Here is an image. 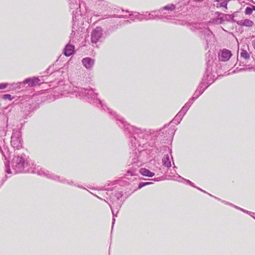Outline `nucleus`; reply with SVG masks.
Instances as JSON below:
<instances>
[{
	"label": "nucleus",
	"instance_id": "obj_1",
	"mask_svg": "<svg viewBox=\"0 0 255 255\" xmlns=\"http://www.w3.org/2000/svg\"><path fill=\"white\" fill-rule=\"evenodd\" d=\"M74 92L76 94V97L85 100L105 111H108V113L116 120L117 124L120 128L123 129L125 133L129 138V145L131 147L132 151L129 153L128 162L130 164L128 166L129 167H139L141 162L138 160L139 149L137 148L138 147L147 148L149 146L147 144V139L149 137L148 132L145 129L127 123L123 117L103 104L102 101L98 98V94L91 87L86 88L76 87L74 90Z\"/></svg>",
	"mask_w": 255,
	"mask_h": 255
},
{
	"label": "nucleus",
	"instance_id": "obj_2",
	"mask_svg": "<svg viewBox=\"0 0 255 255\" xmlns=\"http://www.w3.org/2000/svg\"><path fill=\"white\" fill-rule=\"evenodd\" d=\"M149 137L147 139L148 145L150 147H154L158 151H161L162 149L165 150L169 147L165 145L160 146V144L163 143H166L172 138L175 132L174 128L169 129L167 127L165 126L161 128L159 131L152 136L149 131H147Z\"/></svg>",
	"mask_w": 255,
	"mask_h": 255
},
{
	"label": "nucleus",
	"instance_id": "obj_3",
	"mask_svg": "<svg viewBox=\"0 0 255 255\" xmlns=\"http://www.w3.org/2000/svg\"><path fill=\"white\" fill-rule=\"evenodd\" d=\"M11 165L15 173H28L34 163L28 156L20 151L14 152L11 161Z\"/></svg>",
	"mask_w": 255,
	"mask_h": 255
},
{
	"label": "nucleus",
	"instance_id": "obj_4",
	"mask_svg": "<svg viewBox=\"0 0 255 255\" xmlns=\"http://www.w3.org/2000/svg\"><path fill=\"white\" fill-rule=\"evenodd\" d=\"M213 62V61L211 60H208L207 62V68L205 73L202 78L201 82L200 83L192 96L195 100L201 95L206 89L215 81V79H214L215 76L213 75L212 73V66Z\"/></svg>",
	"mask_w": 255,
	"mask_h": 255
},
{
	"label": "nucleus",
	"instance_id": "obj_5",
	"mask_svg": "<svg viewBox=\"0 0 255 255\" xmlns=\"http://www.w3.org/2000/svg\"><path fill=\"white\" fill-rule=\"evenodd\" d=\"M113 191L111 196V201L112 202L113 208H114L117 210V213H118L119 209L121 207L126 199L127 198L126 195H124L123 188L122 187L115 188L112 189Z\"/></svg>",
	"mask_w": 255,
	"mask_h": 255
},
{
	"label": "nucleus",
	"instance_id": "obj_6",
	"mask_svg": "<svg viewBox=\"0 0 255 255\" xmlns=\"http://www.w3.org/2000/svg\"><path fill=\"white\" fill-rule=\"evenodd\" d=\"M46 75H42L40 77L41 79L38 77H33L32 78H28L25 79L23 82H17L16 83H13L9 87L10 90H19L21 88L24 87L27 84L29 87H33L37 85L44 82L47 79L44 78Z\"/></svg>",
	"mask_w": 255,
	"mask_h": 255
},
{
	"label": "nucleus",
	"instance_id": "obj_7",
	"mask_svg": "<svg viewBox=\"0 0 255 255\" xmlns=\"http://www.w3.org/2000/svg\"><path fill=\"white\" fill-rule=\"evenodd\" d=\"M10 142L14 152L18 151L22 147L23 140L21 138V132L19 129L13 130Z\"/></svg>",
	"mask_w": 255,
	"mask_h": 255
},
{
	"label": "nucleus",
	"instance_id": "obj_8",
	"mask_svg": "<svg viewBox=\"0 0 255 255\" xmlns=\"http://www.w3.org/2000/svg\"><path fill=\"white\" fill-rule=\"evenodd\" d=\"M29 172L35 173L40 176H43L47 178H49L55 181L56 179H59V176L55 175L54 173H50L49 171L43 169L40 166H36L35 164L34 165L32 166V167H31Z\"/></svg>",
	"mask_w": 255,
	"mask_h": 255
},
{
	"label": "nucleus",
	"instance_id": "obj_9",
	"mask_svg": "<svg viewBox=\"0 0 255 255\" xmlns=\"http://www.w3.org/2000/svg\"><path fill=\"white\" fill-rule=\"evenodd\" d=\"M105 39L104 30L100 26H97L93 29L91 33V42L93 44L97 45L98 42H103ZM97 47V45H96Z\"/></svg>",
	"mask_w": 255,
	"mask_h": 255
},
{
	"label": "nucleus",
	"instance_id": "obj_10",
	"mask_svg": "<svg viewBox=\"0 0 255 255\" xmlns=\"http://www.w3.org/2000/svg\"><path fill=\"white\" fill-rule=\"evenodd\" d=\"M139 167H135L134 166L129 167L127 170V175L130 174L131 176L138 175V173H140L142 175L148 177H153L155 174L154 172L150 171L149 169L145 168H140L139 170Z\"/></svg>",
	"mask_w": 255,
	"mask_h": 255
},
{
	"label": "nucleus",
	"instance_id": "obj_11",
	"mask_svg": "<svg viewBox=\"0 0 255 255\" xmlns=\"http://www.w3.org/2000/svg\"><path fill=\"white\" fill-rule=\"evenodd\" d=\"M0 152L4 157L5 160L9 163V159L11 158V153L9 148L5 145V140L1 136H0Z\"/></svg>",
	"mask_w": 255,
	"mask_h": 255
},
{
	"label": "nucleus",
	"instance_id": "obj_12",
	"mask_svg": "<svg viewBox=\"0 0 255 255\" xmlns=\"http://www.w3.org/2000/svg\"><path fill=\"white\" fill-rule=\"evenodd\" d=\"M161 14V10H153L149 12H146V13L144 15V20H148L154 19L156 17H158L160 19H162L164 18H166L167 19H170V16L169 15H166L163 16H159V14Z\"/></svg>",
	"mask_w": 255,
	"mask_h": 255
},
{
	"label": "nucleus",
	"instance_id": "obj_13",
	"mask_svg": "<svg viewBox=\"0 0 255 255\" xmlns=\"http://www.w3.org/2000/svg\"><path fill=\"white\" fill-rule=\"evenodd\" d=\"M82 13L79 14L78 11V8L76 10H74L72 11V20H73V24H72V32L71 35H75L76 33V31L77 30L78 26V23H77L78 21L82 17Z\"/></svg>",
	"mask_w": 255,
	"mask_h": 255
},
{
	"label": "nucleus",
	"instance_id": "obj_14",
	"mask_svg": "<svg viewBox=\"0 0 255 255\" xmlns=\"http://www.w3.org/2000/svg\"><path fill=\"white\" fill-rule=\"evenodd\" d=\"M232 53L231 51L223 49L219 53V59L222 61H227L231 57Z\"/></svg>",
	"mask_w": 255,
	"mask_h": 255
},
{
	"label": "nucleus",
	"instance_id": "obj_15",
	"mask_svg": "<svg viewBox=\"0 0 255 255\" xmlns=\"http://www.w3.org/2000/svg\"><path fill=\"white\" fill-rule=\"evenodd\" d=\"M202 32L205 35L206 44L208 45L210 42H212L214 40V35L209 28L204 29L202 31Z\"/></svg>",
	"mask_w": 255,
	"mask_h": 255
},
{
	"label": "nucleus",
	"instance_id": "obj_16",
	"mask_svg": "<svg viewBox=\"0 0 255 255\" xmlns=\"http://www.w3.org/2000/svg\"><path fill=\"white\" fill-rule=\"evenodd\" d=\"M75 52V47L73 45L68 43L65 46L63 49V54L66 56H70Z\"/></svg>",
	"mask_w": 255,
	"mask_h": 255
},
{
	"label": "nucleus",
	"instance_id": "obj_17",
	"mask_svg": "<svg viewBox=\"0 0 255 255\" xmlns=\"http://www.w3.org/2000/svg\"><path fill=\"white\" fill-rule=\"evenodd\" d=\"M82 63L86 69H91L94 64L95 61L93 59L90 57H86L82 59Z\"/></svg>",
	"mask_w": 255,
	"mask_h": 255
},
{
	"label": "nucleus",
	"instance_id": "obj_18",
	"mask_svg": "<svg viewBox=\"0 0 255 255\" xmlns=\"http://www.w3.org/2000/svg\"><path fill=\"white\" fill-rule=\"evenodd\" d=\"M144 14H140L139 12H131L129 14V17L132 21H134L135 19H137L139 21H142L144 19Z\"/></svg>",
	"mask_w": 255,
	"mask_h": 255
},
{
	"label": "nucleus",
	"instance_id": "obj_19",
	"mask_svg": "<svg viewBox=\"0 0 255 255\" xmlns=\"http://www.w3.org/2000/svg\"><path fill=\"white\" fill-rule=\"evenodd\" d=\"M236 23L240 26H246V27H252L254 25V22L249 19H245L240 20H238Z\"/></svg>",
	"mask_w": 255,
	"mask_h": 255
},
{
	"label": "nucleus",
	"instance_id": "obj_20",
	"mask_svg": "<svg viewBox=\"0 0 255 255\" xmlns=\"http://www.w3.org/2000/svg\"><path fill=\"white\" fill-rule=\"evenodd\" d=\"M178 4H167L164 6H163V7H162L161 8H160L159 9V10H161V14L162 13L163 14H164V13H162L163 11L164 10H170V11H173L175 9H178V11L177 12L179 11V8L178 7H177V5H178Z\"/></svg>",
	"mask_w": 255,
	"mask_h": 255
},
{
	"label": "nucleus",
	"instance_id": "obj_21",
	"mask_svg": "<svg viewBox=\"0 0 255 255\" xmlns=\"http://www.w3.org/2000/svg\"><path fill=\"white\" fill-rule=\"evenodd\" d=\"M230 0H216L214 1V5L217 8L224 7L227 9L228 2Z\"/></svg>",
	"mask_w": 255,
	"mask_h": 255
},
{
	"label": "nucleus",
	"instance_id": "obj_22",
	"mask_svg": "<svg viewBox=\"0 0 255 255\" xmlns=\"http://www.w3.org/2000/svg\"><path fill=\"white\" fill-rule=\"evenodd\" d=\"M196 100L192 97L189 100V101L185 104L182 108L180 111L182 112L185 115L187 111L189 109L190 107Z\"/></svg>",
	"mask_w": 255,
	"mask_h": 255
},
{
	"label": "nucleus",
	"instance_id": "obj_23",
	"mask_svg": "<svg viewBox=\"0 0 255 255\" xmlns=\"http://www.w3.org/2000/svg\"><path fill=\"white\" fill-rule=\"evenodd\" d=\"M69 7L71 9H75V10L80 8V0H69Z\"/></svg>",
	"mask_w": 255,
	"mask_h": 255
},
{
	"label": "nucleus",
	"instance_id": "obj_24",
	"mask_svg": "<svg viewBox=\"0 0 255 255\" xmlns=\"http://www.w3.org/2000/svg\"><path fill=\"white\" fill-rule=\"evenodd\" d=\"M185 114L183 113L182 112L180 111L178 112V113L176 115L172 121V122L176 125H178L181 122L182 118L184 116Z\"/></svg>",
	"mask_w": 255,
	"mask_h": 255
},
{
	"label": "nucleus",
	"instance_id": "obj_25",
	"mask_svg": "<svg viewBox=\"0 0 255 255\" xmlns=\"http://www.w3.org/2000/svg\"><path fill=\"white\" fill-rule=\"evenodd\" d=\"M162 165L168 168L171 166V161L169 158V155L166 154L164 155L162 159Z\"/></svg>",
	"mask_w": 255,
	"mask_h": 255
},
{
	"label": "nucleus",
	"instance_id": "obj_26",
	"mask_svg": "<svg viewBox=\"0 0 255 255\" xmlns=\"http://www.w3.org/2000/svg\"><path fill=\"white\" fill-rule=\"evenodd\" d=\"M58 70L54 68V65L50 66L48 68L46 69V70L44 72V75H46V77L44 78H47L48 76H50L54 72L57 71Z\"/></svg>",
	"mask_w": 255,
	"mask_h": 255
},
{
	"label": "nucleus",
	"instance_id": "obj_27",
	"mask_svg": "<svg viewBox=\"0 0 255 255\" xmlns=\"http://www.w3.org/2000/svg\"><path fill=\"white\" fill-rule=\"evenodd\" d=\"M97 3L98 5L99 6H101L100 7H99L101 10L104 11L107 9V4L106 1L104 0H99L97 1Z\"/></svg>",
	"mask_w": 255,
	"mask_h": 255
},
{
	"label": "nucleus",
	"instance_id": "obj_28",
	"mask_svg": "<svg viewBox=\"0 0 255 255\" xmlns=\"http://www.w3.org/2000/svg\"><path fill=\"white\" fill-rule=\"evenodd\" d=\"M224 19H225V21H226L232 22V23H234V22L236 23V22L237 21V20H236L235 19V18H233L232 15H231L230 14H224Z\"/></svg>",
	"mask_w": 255,
	"mask_h": 255
},
{
	"label": "nucleus",
	"instance_id": "obj_29",
	"mask_svg": "<svg viewBox=\"0 0 255 255\" xmlns=\"http://www.w3.org/2000/svg\"><path fill=\"white\" fill-rule=\"evenodd\" d=\"M59 179H56L55 181H58V182L62 183L63 184H68L69 185H74V184L72 181H69L67 179H66L63 177H61L59 176Z\"/></svg>",
	"mask_w": 255,
	"mask_h": 255
},
{
	"label": "nucleus",
	"instance_id": "obj_30",
	"mask_svg": "<svg viewBox=\"0 0 255 255\" xmlns=\"http://www.w3.org/2000/svg\"><path fill=\"white\" fill-rule=\"evenodd\" d=\"M241 56L244 58L245 60H248L250 57V55L248 52L243 49H241Z\"/></svg>",
	"mask_w": 255,
	"mask_h": 255
},
{
	"label": "nucleus",
	"instance_id": "obj_31",
	"mask_svg": "<svg viewBox=\"0 0 255 255\" xmlns=\"http://www.w3.org/2000/svg\"><path fill=\"white\" fill-rule=\"evenodd\" d=\"M253 9H255V6L252 5V7L247 6L245 11L246 14L250 15L252 13Z\"/></svg>",
	"mask_w": 255,
	"mask_h": 255
},
{
	"label": "nucleus",
	"instance_id": "obj_32",
	"mask_svg": "<svg viewBox=\"0 0 255 255\" xmlns=\"http://www.w3.org/2000/svg\"><path fill=\"white\" fill-rule=\"evenodd\" d=\"M108 204L109 205V206L110 207V208L112 210L113 216V221H112V224L113 226L115 222V217L117 216V214L118 213H117V210L115 208H114V209H113L112 206L111 205V204L110 203H108Z\"/></svg>",
	"mask_w": 255,
	"mask_h": 255
},
{
	"label": "nucleus",
	"instance_id": "obj_33",
	"mask_svg": "<svg viewBox=\"0 0 255 255\" xmlns=\"http://www.w3.org/2000/svg\"><path fill=\"white\" fill-rule=\"evenodd\" d=\"M11 84H9V83H0V90L4 89H5L6 87H8V90H9V91H10L9 88L10 85Z\"/></svg>",
	"mask_w": 255,
	"mask_h": 255
},
{
	"label": "nucleus",
	"instance_id": "obj_34",
	"mask_svg": "<svg viewBox=\"0 0 255 255\" xmlns=\"http://www.w3.org/2000/svg\"><path fill=\"white\" fill-rule=\"evenodd\" d=\"M179 177L182 180H184L187 184H188L192 187H195V185H194V184L193 182H192L190 180L184 179V178H182L181 176H179Z\"/></svg>",
	"mask_w": 255,
	"mask_h": 255
},
{
	"label": "nucleus",
	"instance_id": "obj_35",
	"mask_svg": "<svg viewBox=\"0 0 255 255\" xmlns=\"http://www.w3.org/2000/svg\"><path fill=\"white\" fill-rule=\"evenodd\" d=\"M3 98L4 99H8L9 100H12L14 98V97L12 96L10 94H5V95H3Z\"/></svg>",
	"mask_w": 255,
	"mask_h": 255
},
{
	"label": "nucleus",
	"instance_id": "obj_36",
	"mask_svg": "<svg viewBox=\"0 0 255 255\" xmlns=\"http://www.w3.org/2000/svg\"><path fill=\"white\" fill-rule=\"evenodd\" d=\"M234 207L235 208L237 209L240 210H241V211H243V212H245L246 213H247L248 214H250V213H251V212H250V211L246 210H245L244 209H242V208H240L239 207H238L237 206H234Z\"/></svg>",
	"mask_w": 255,
	"mask_h": 255
},
{
	"label": "nucleus",
	"instance_id": "obj_37",
	"mask_svg": "<svg viewBox=\"0 0 255 255\" xmlns=\"http://www.w3.org/2000/svg\"><path fill=\"white\" fill-rule=\"evenodd\" d=\"M144 186H145V182H140L138 184L137 188L134 189V191H135V190H136L137 189H141V188H142V187H143Z\"/></svg>",
	"mask_w": 255,
	"mask_h": 255
},
{
	"label": "nucleus",
	"instance_id": "obj_38",
	"mask_svg": "<svg viewBox=\"0 0 255 255\" xmlns=\"http://www.w3.org/2000/svg\"><path fill=\"white\" fill-rule=\"evenodd\" d=\"M112 17H118V18H127V17H128V16L127 15H124V14H122V15L114 14V15H113V16Z\"/></svg>",
	"mask_w": 255,
	"mask_h": 255
},
{
	"label": "nucleus",
	"instance_id": "obj_39",
	"mask_svg": "<svg viewBox=\"0 0 255 255\" xmlns=\"http://www.w3.org/2000/svg\"><path fill=\"white\" fill-rule=\"evenodd\" d=\"M5 172L7 173H8V174H9V173H11V170L10 169V167H9V166L8 164L7 165H6Z\"/></svg>",
	"mask_w": 255,
	"mask_h": 255
},
{
	"label": "nucleus",
	"instance_id": "obj_40",
	"mask_svg": "<svg viewBox=\"0 0 255 255\" xmlns=\"http://www.w3.org/2000/svg\"><path fill=\"white\" fill-rule=\"evenodd\" d=\"M224 16L219 17L218 18V19L220 20L219 23L222 24L225 21V19H224Z\"/></svg>",
	"mask_w": 255,
	"mask_h": 255
},
{
	"label": "nucleus",
	"instance_id": "obj_41",
	"mask_svg": "<svg viewBox=\"0 0 255 255\" xmlns=\"http://www.w3.org/2000/svg\"><path fill=\"white\" fill-rule=\"evenodd\" d=\"M78 13H79V14H81V13H82V17H83V16H84V14H83V13H82V12H81V7H80V8H79V7H78ZM82 17H81V19H79V21H78V22H77V23H79V22L80 20H82ZM81 22H83V21H81Z\"/></svg>",
	"mask_w": 255,
	"mask_h": 255
},
{
	"label": "nucleus",
	"instance_id": "obj_42",
	"mask_svg": "<svg viewBox=\"0 0 255 255\" xmlns=\"http://www.w3.org/2000/svg\"><path fill=\"white\" fill-rule=\"evenodd\" d=\"M215 14L219 17V16H221V15L224 16V13H222L221 12H219V11H216L215 12Z\"/></svg>",
	"mask_w": 255,
	"mask_h": 255
},
{
	"label": "nucleus",
	"instance_id": "obj_43",
	"mask_svg": "<svg viewBox=\"0 0 255 255\" xmlns=\"http://www.w3.org/2000/svg\"><path fill=\"white\" fill-rule=\"evenodd\" d=\"M238 13V12L235 11L233 13L231 14L232 15V16H233V18H234L236 16H237Z\"/></svg>",
	"mask_w": 255,
	"mask_h": 255
},
{
	"label": "nucleus",
	"instance_id": "obj_44",
	"mask_svg": "<svg viewBox=\"0 0 255 255\" xmlns=\"http://www.w3.org/2000/svg\"><path fill=\"white\" fill-rule=\"evenodd\" d=\"M89 193H90L91 194H92L93 196L96 197L97 198H98V199L101 200H103V199L100 197H99V196H98L97 195L93 193L92 192H90V191H89Z\"/></svg>",
	"mask_w": 255,
	"mask_h": 255
},
{
	"label": "nucleus",
	"instance_id": "obj_45",
	"mask_svg": "<svg viewBox=\"0 0 255 255\" xmlns=\"http://www.w3.org/2000/svg\"><path fill=\"white\" fill-rule=\"evenodd\" d=\"M207 194H208L210 196L212 197H214V198H215L216 199H217V200H221V199H220V198H218V197H215V196H213V195H212L210 194V193H207Z\"/></svg>",
	"mask_w": 255,
	"mask_h": 255
},
{
	"label": "nucleus",
	"instance_id": "obj_46",
	"mask_svg": "<svg viewBox=\"0 0 255 255\" xmlns=\"http://www.w3.org/2000/svg\"><path fill=\"white\" fill-rule=\"evenodd\" d=\"M220 201H221L222 203H224V204H226V205H228V204H229V202H227V201H226L222 200L221 199V200H220Z\"/></svg>",
	"mask_w": 255,
	"mask_h": 255
},
{
	"label": "nucleus",
	"instance_id": "obj_47",
	"mask_svg": "<svg viewBox=\"0 0 255 255\" xmlns=\"http://www.w3.org/2000/svg\"><path fill=\"white\" fill-rule=\"evenodd\" d=\"M252 45L254 48L255 49V39L252 41Z\"/></svg>",
	"mask_w": 255,
	"mask_h": 255
},
{
	"label": "nucleus",
	"instance_id": "obj_48",
	"mask_svg": "<svg viewBox=\"0 0 255 255\" xmlns=\"http://www.w3.org/2000/svg\"><path fill=\"white\" fill-rule=\"evenodd\" d=\"M145 186H146V185H150V184H152V182H145Z\"/></svg>",
	"mask_w": 255,
	"mask_h": 255
},
{
	"label": "nucleus",
	"instance_id": "obj_49",
	"mask_svg": "<svg viewBox=\"0 0 255 255\" xmlns=\"http://www.w3.org/2000/svg\"><path fill=\"white\" fill-rule=\"evenodd\" d=\"M130 20H125V23L126 24H128V23H130Z\"/></svg>",
	"mask_w": 255,
	"mask_h": 255
},
{
	"label": "nucleus",
	"instance_id": "obj_50",
	"mask_svg": "<svg viewBox=\"0 0 255 255\" xmlns=\"http://www.w3.org/2000/svg\"><path fill=\"white\" fill-rule=\"evenodd\" d=\"M74 186H77V187H78L79 188L80 187V185L79 184H78V183H75L74 184Z\"/></svg>",
	"mask_w": 255,
	"mask_h": 255
},
{
	"label": "nucleus",
	"instance_id": "obj_51",
	"mask_svg": "<svg viewBox=\"0 0 255 255\" xmlns=\"http://www.w3.org/2000/svg\"><path fill=\"white\" fill-rule=\"evenodd\" d=\"M6 179H7V176H5V178L3 179L2 182H3V183H4L5 181V180H6Z\"/></svg>",
	"mask_w": 255,
	"mask_h": 255
},
{
	"label": "nucleus",
	"instance_id": "obj_52",
	"mask_svg": "<svg viewBox=\"0 0 255 255\" xmlns=\"http://www.w3.org/2000/svg\"><path fill=\"white\" fill-rule=\"evenodd\" d=\"M228 205L232 206L233 207H234V206H235V205H233V204H232L231 203H229V204H228Z\"/></svg>",
	"mask_w": 255,
	"mask_h": 255
},
{
	"label": "nucleus",
	"instance_id": "obj_53",
	"mask_svg": "<svg viewBox=\"0 0 255 255\" xmlns=\"http://www.w3.org/2000/svg\"><path fill=\"white\" fill-rule=\"evenodd\" d=\"M159 178H154V181H159Z\"/></svg>",
	"mask_w": 255,
	"mask_h": 255
},
{
	"label": "nucleus",
	"instance_id": "obj_54",
	"mask_svg": "<svg viewBox=\"0 0 255 255\" xmlns=\"http://www.w3.org/2000/svg\"><path fill=\"white\" fill-rule=\"evenodd\" d=\"M200 191H202V192H204V193H207V192L206 191H205L203 190V189H201V190H200Z\"/></svg>",
	"mask_w": 255,
	"mask_h": 255
},
{
	"label": "nucleus",
	"instance_id": "obj_55",
	"mask_svg": "<svg viewBox=\"0 0 255 255\" xmlns=\"http://www.w3.org/2000/svg\"><path fill=\"white\" fill-rule=\"evenodd\" d=\"M200 191H202V192H204V193H207V192L206 191H205L203 190V189H201V190H200Z\"/></svg>",
	"mask_w": 255,
	"mask_h": 255
},
{
	"label": "nucleus",
	"instance_id": "obj_56",
	"mask_svg": "<svg viewBox=\"0 0 255 255\" xmlns=\"http://www.w3.org/2000/svg\"><path fill=\"white\" fill-rule=\"evenodd\" d=\"M80 188H82V189H86V188L85 187H84L82 185H80V187H79Z\"/></svg>",
	"mask_w": 255,
	"mask_h": 255
},
{
	"label": "nucleus",
	"instance_id": "obj_57",
	"mask_svg": "<svg viewBox=\"0 0 255 255\" xmlns=\"http://www.w3.org/2000/svg\"><path fill=\"white\" fill-rule=\"evenodd\" d=\"M195 188H196V189H197L198 190H200H200H201V189L200 188L198 187H197V186H195Z\"/></svg>",
	"mask_w": 255,
	"mask_h": 255
},
{
	"label": "nucleus",
	"instance_id": "obj_58",
	"mask_svg": "<svg viewBox=\"0 0 255 255\" xmlns=\"http://www.w3.org/2000/svg\"><path fill=\"white\" fill-rule=\"evenodd\" d=\"M194 1H203L204 0H194Z\"/></svg>",
	"mask_w": 255,
	"mask_h": 255
},
{
	"label": "nucleus",
	"instance_id": "obj_59",
	"mask_svg": "<svg viewBox=\"0 0 255 255\" xmlns=\"http://www.w3.org/2000/svg\"><path fill=\"white\" fill-rule=\"evenodd\" d=\"M244 70V69H243V68H241V69L239 70V71H243Z\"/></svg>",
	"mask_w": 255,
	"mask_h": 255
},
{
	"label": "nucleus",
	"instance_id": "obj_60",
	"mask_svg": "<svg viewBox=\"0 0 255 255\" xmlns=\"http://www.w3.org/2000/svg\"><path fill=\"white\" fill-rule=\"evenodd\" d=\"M124 11H124V10H122V12H124Z\"/></svg>",
	"mask_w": 255,
	"mask_h": 255
},
{
	"label": "nucleus",
	"instance_id": "obj_61",
	"mask_svg": "<svg viewBox=\"0 0 255 255\" xmlns=\"http://www.w3.org/2000/svg\"><path fill=\"white\" fill-rule=\"evenodd\" d=\"M126 12L127 13H129V11H126Z\"/></svg>",
	"mask_w": 255,
	"mask_h": 255
},
{
	"label": "nucleus",
	"instance_id": "obj_62",
	"mask_svg": "<svg viewBox=\"0 0 255 255\" xmlns=\"http://www.w3.org/2000/svg\"><path fill=\"white\" fill-rule=\"evenodd\" d=\"M253 10H255V9H253Z\"/></svg>",
	"mask_w": 255,
	"mask_h": 255
}]
</instances>
